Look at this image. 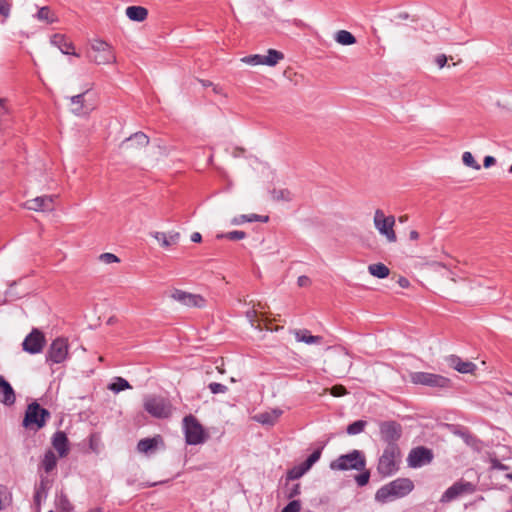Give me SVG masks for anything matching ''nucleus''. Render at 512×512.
<instances>
[{
    "label": "nucleus",
    "instance_id": "53",
    "mask_svg": "<svg viewBox=\"0 0 512 512\" xmlns=\"http://www.w3.org/2000/svg\"><path fill=\"white\" fill-rule=\"evenodd\" d=\"M456 435L460 436L464 441L469 444L472 436L466 430H458L454 432Z\"/></svg>",
    "mask_w": 512,
    "mask_h": 512
},
{
    "label": "nucleus",
    "instance_id": "41",
    "mask_svg": "<svg viewBox=\"0 0 512 512\" xmlns=\"http://www.w3.org/2000/svg\"><path fill=\"white\" fill-rule=\"evenodd\" d=\"M245 237H246V233L244 231H239V230L230 231L227 233H221L216 236L217 239L226 238V239H229L232 241L242 240Z\"/></svg>",
    "mask_w": 512,
    "mask_h": 512
},
{
    "label": "nucleus",
    "instance_id": "46",
    "mask_svg": "<svg viewBox=\"0 0 512 512\" xmlns=\"http://www.w3.org/2000/svg\"><path fill=\"white\" fill-rule=\"evenodd\" d=\"M362 471V473L355 477V481L360 487L365 486L369 482L370 478V472L368 470L364 469Z\"/></svg>",
    "mask_w": 512,
    "mask_h": 512
},
{
    "label": "nucleus",
    "instance_id": "37",
    "mask_svg": "<svg viewBox=\"0 0 512 512\" xmlns=\"http://www.w3.org/2000/svg\"><path fill=\"white\" fill-rule=\"evenodd\" d=\"M273 200L275 201H291L292 193L288 189H273L271 191Z\"/></svg>",
    "mask_w": 512,
    "mask_h": 512
},
{
    "label": "nucleus",
    "instance_id": "50",
    "mask_svg": "<svg viewBox=\"0 0 512 512\" xmlns=\"http://www.w3.org/2000/svg\"><path fill=\"white\" fill-rule=\"evenodd\" d=\"M331 394L335 397H339L347 394V390L342 385H335L331 388Z\"/></svg>",
    "mask_w": 512,
    "mask_h": 512
},
{
    "label": "nucleus",
    "instance_id": "39",
    "mask_svg": "<svg viewBox=\"0 0 512 512\" xmlns=\"http://www.w3.org/2000/svg\"><path fill=\"white\" fill-rule=\"evenodd\" d=\"M366 424L367 422L364 420H357L349 424L346 431L349 435H357L363 432L364 428L366 427Z\"/></svg>",
    "mask_w": 512,
    "mask_h": 512
},
{
    "label": "nucleus",
    "instance_id": "62",
    "mask_svg": "<svg viewBox=\"0 0 512 512\" xmlns=\"http://www.w3.org/2000/svg\"><path fill=\"white\" fill-rule=\"evenodd\" d=\"M407 219H408V217H407L406 215H405V216H400V217H399V221H400L401 223H403V222L407 221Z\"/></svg>",
    "mask_w": 512,
    "mask_h": 512
},
{
    "label": "nucleus",
    "instance_id": "7",
    "mask_svg": "<svg viewBox=\"0 0 512 512\" xmlns=\"http://www.w3.org/2000/svg\"><path fill=\"white\" fill-rule=\"evenodd\" d=\"M374 226L377 231L386 238L390 243L397 241V236L394 231L395 217L390 215L386 216L381 209H376L374 213Z\"/></svg>",
    "mask_w": 512,
    "mask_h": 512
},
{
    "label": "nucleus",
    "instance_id": "27",
    "mask_svg": "<svg viewBox=\"0 0 512 512\" xmlns=\"http://www.w3.org/2000/svg\"><path fill=\"white\" fill-rule=\"evenodd\" d=\"M335 41L344 46L353 45L356 43L355 36L347 30H339L334 35Z\"/></svg>",
    "mask_w": 512,
    "mask_h": 512
},
{
    "label": "nucleus",
    "instance_id": "43",
    "mask_svg": "<svg viewBox=\"0 0 512 512\" xmlns=\"http://www.w3.org/2000/svg\"><path fill=\"white\" fill-rule=\"evenodd\" d=\"M462 161L466 166L471 167L475 170H480L481 168L480 164L474 159L473 155L470 152L463 153Z\"/></svg>",
    "mask_w": 512,
    "mask_h": 512
},
{
    "label": "nucleus",
    "instance_id": "3",
    "mask_svg": "<svg viewBox=\"0 0 512 512\" xmlns=\"http://www.w3.org/2000/svg\"><path fill=\"white\" fill-rule=\"evenodd\" d=\"M365 467L366 458L363 452L360 450H353L348 454L340 455L337 459L330 463V469L337 471H362L365 469Z\"/></svg>",
    "mask_w": 512,
    "mask_h": 512
},
{
    "label": "nucleus",
    "instance_id": "40",
    "mask_svg": "<svg viewBox=\"0 0 512 512\" xmlns=\"http://www.w3.org/2000/svg\"><path fill=\"white\" fill-rule=\"evenodd\" d=\"M308 470L305 468V466L302 464L293 467L290 469L287 473V479L288 480H296L301 478Z\"/></svg>",
    "mask_w": 512,
    "mask_h": 512
},
{
    "label": "nucleus",
    "instance_id": "35",
    "mask_svg": "<svg viewBox=\"0 0 512 512\" xmlns=\"http://www.w3.org/2000/svg\"><path fill=\"white\" fill-rule=\"evenodd\" d=\"M157 446L156 438H144L141 439L137 444V449L141 453H148L154 450Z\"/></svg>",
    "mask_w": 512,
    "mask_h": 512
},
{
    "label": "nucleus",
    "instance_id": "56",
    "mask_svg": "<svg viewBox=\"0 0 512 512\" xmlns=\"http://www.w3.org/2000/svg\"><path fill=\"white\" fill-rule=\"evenodd\" d=\"M492 467L494 469H498V470H508L509 467L505 464H502L501 462H499L498 460H494L492 461Z\"/></svg>",
    "mask_w": 512,
    "mask_h": 512
},
{
    "label": "nucleus",
    "instance_id": "58",
    "mask_svg": "<svg viewBox=\"0 0 512 512\" xmlns=\"http://www.w3.org/2000/svg\"><path fill=\"white\" fill-rule=\"evenodd\" d=\"M27 278L24 277V278H20L18 281H12L11 283H9L8 285L10 287H13L15 285H26V283L24 282Z\"/></svg>",
    "mask_w": 512,
    "mask_h": 512
},
{
    "label": "nucleus",
    "instance_id": "32",
    "mask_svg": "<svg viewBox=\"0 0 512 512\" xmlns=\"http://www.w3.org/2000/svg\"><path fill=\"white\" fill-rule=\"evenodd\" d=\"M89 90L84 91L78 95L70 97L71 103L75 106L72 108V112L76 115L84 113V96Z\"/></svg>",
    "mask_w": 512,
    "mask_h": 512
},
{
    "label": "nucleus",
    "instance_id": "22",
    "mask_svg": "<svg viewBox=\"0 0 512 512\" xmlns=\"http://www.w3.org/2000/svg\"><path fill=\"white\" fill-rule=\"evenodd\" d=\"M152 236L160 243L162 247H170L178 243L180 234L178 232H172L166 234L164 232H154Z\"/></svg>",
    "mask_w": 512,
    "mask_h": 512
},
{
    "label": "nucleus",
    "instance_id": "36",
    "mask_svg": "<svg viewBox=\"0 0 512 512\" xmlns=\"http://www.w3.org/2000/svg\"><path fill=\"white\" fill-rule=\"evenodd\" d=\"M108 388L114 393H119L125 389H130L131 386L126 379L122 377H116L114 382L109 384Z\"/></svg>",
    "mask_w": 512,
    "mask_h": 512
},
{
    "label": "nucleus",
    "instance_id": "9",
    "mask_svg": "<svg viewBox=\"0 0 512 512\" xmlns=\"http://www.w3.org/2000/svg\"><path fill=\"white\" fill-rule=\"evenodd\" d=\"M411 381L414 384H421L430 387L448 388L451 385L450 379L428 372H415L411 374Z\"/></svg>",
    "mask_w": 512,
    "mask_h": 512
},
{
    "label": "nucleus",
    "instance_id": "18",
    "mask_svg": "<svg viewBox=\"0 0 512 512\" xmlns=\"http://www.w3.org/2000/svg\"><path fill=\"white\" fill-rule=\"evenodd\" d=\"M67 435L63 431H57L52 437V446L58 452L59 457H66L69 453Z\"/></svg>",
    "mask_w": 512,
    "mask_h": 512
},
{
    "label": "nucleus",
    "instance_id": "31",
    "mask_svg": "<svg viewBox=\"0 0 512 512\" xmlns=\"http://www.w3.org/2000/svg\"><path fill=\"white\" fill-rule=\"evenodd\" d=\"M55 506L57 512H71L73 509V505L69 501L67 495L64 494L63 492L57 494L55 499Z\"/></svg>",
    "mask_w": 512,
    "mask_h": 512
},
{
    "label": "nucleus",
    "instance_id": "34",
    "mask_svg": "<svg viewBox=\"0 0 512 512\" xmlns=\"http://www.w3.org/2000/svg\"><path fill=\"white\" fill-rule=\"evenodd\" d=\"M368 270L372 276L377 278H385L389 275L390 272L389 268L382 263L371 264L369 265Z\"/></svg>",
    "mask_w": 512,
    "mask_h": 512
},
{
    "label": "nucleus",
    "instance_id": "12",
    "mask_svg": "<svg viewBox=\"0 0 512 512\" xmlns=\"http://www.w3.org/2000/svg\"><path fill=\"white\" fill-rule=\"evenodd\" d=\"M45 343L46 339L44 334L39 329L34 328L25 337L22 343V348L27 353L38 354L43 350Z\"/></svg>",
    "mask_w": 512,
    "mask_h": 512
},
{
    "label": "nucleus",
    "instance_id": "60",
    "mask_svg": "<svg viewBox=\"0 0 512 512\" xmlns=\"http://www.w3.org/2000/svg\"><path fill=\"white\" fill-rule=\"evenodd\" d=\"M213 92L215 94H221L222 93V88L218 85H213Z\"/></svg>",
    "mask_w": 512,
    "mask_h": 512
},
{
    "label": "nucleus",
    "instance_id": "44",
    "mask_svg": "<svg viewBox=\"0 0 512 512\" xmlns=\"http://www.w3.org/2000/svg\"><path fill=\"white\" fill-rule=\"evenodd\" d=\"M321 457V448L316 449L304 462L303 465L309 470Z\"/></svg>",
    "mask_w": 512,
    "mask_h": 512
},
{
    "label": "nucleus",
    "instance_id": "55",
    "mask_svg": "<svg viewBox=\"0 0 512 512\" xmlns=\"http://www.w3.org/2000/svg\"><path fill=\"white\" fill-rule=\"evenodd\" d=\"M397 284L401 288H407L410 286V281L406 277L400 276L397 280Z\"/></svg>",
    "mask_w": 512,
    "mask_h": 512
},
{
    "label": "nucleus",
    "instance_id": "25",
    "mask_svg": "<svg viewBox=\"0 0 512 512\" xmlns=\"http://www.w3.org/2000/svg\"><path fill=\"white\" fill-rule=\"evenodd\" d=\"M126 16L137 22L144 21L148 16V10L142 6H129L126 8Z\"/></svg>",
    "mask_w": 512,
    "mask_h": 512
},
{
    "label": "nucleus",
    "instance_id": "59",
    "mask_svg": "<svg viewBox=\"0 0 512 512\" xmlns=\"http://www.w3.org/2000/svg\"><path fill=\"white\" fill-rule=\"evenodd\" d=\"M409 239L414 241L419 239V233L416 230H411L409 233Z\"/></svg>",
    "mask_w": 512,
    "mask_h": 512
},
{
    "label": "nucleus",
    "instance_id": "11",
    "mask_svg": "<svg viewBox=\"0 0 512 512\" xmlns=\"http://www.w3.org/2000/svg\"><path fill=\"white\" fill-rule=\"evenodd\" d=\"M169 297L187 307L202 308L206 304L203 296L188 292L187 290H171Z\"/></svg>",
    "mask_w": 512,
    "mask_h": 512
},
{
    "label": "nucleus",
    "instance_id": "33",
    "mask_svg": "<svg viewBox=\"0 0 512 512\" xmlns=\"http://www.w3.org/2000/svg\"><path fill=\"white\" fill-rule=\"evenodd\" d=\"M264 63L267 66H275L280 60L284 59V54L275 49H269L267 55H263Z\"/></svg>",
    "mask_w": 512,
    "mask_h": 512
},
{
    "label": "nucleus",
    "instance_id": "26",
    "mask_svg": "<svg viewBox=\"0 0 512 512\" xmlns=\"http://www.w3.org/2000/svg\"><path fill=\"white\" fill-rule=\"evenodd\" d=\"M268 220H269L268 216H263V215H258V214H250V215H240V216L234 217L231 220V223L233 225H240L244 222H256V221L266 223V222H268Z\"/></svg>",
    "mask_w": 512,
    "mask_h": 512
},
{
    "label": "nucleus",
    "instance_id": "45",
    "mask_svg": "<svg viewBox=\"0 0 512 512\" xmlns=\"http://www.w3.org/2000/svg\"><path fill=\"white\" fill-rule=\"evenodd\" d=\"M208 388L212 394H220V393L223 394V393H226L228 390L227 386H225L221 383H217V382L210 383L208 385Z\"/></svg>",
    "mask_w": 512,
    "mask_h": 512
},
{
    "label": "nucleus",
    "instance_id": "10",
    "mask_svg": "<svg viewBox=\"0 0 512 512\" xmlns=\"http://www.w3.org/2000/svg\"><path fill=\"white\" fill-rule=\"evenodd\" d=\"M379 433L386 445L398 446L397 442L402 436V426L396 421H383L379 424Z\"/></svg>",
    "mask_w": 512,
    "mask_h": 512
},
{
    "label": "nucleus",
    "instance_id": "14",
    "mask_svg": "<svg viewBox=\"0 0 512 512\" xmlns=\"http://www.w3.org/2000/svg\"><path fill=\"white\" fill-rule=\"evenodd\" d=\"M432 458L431 450L425 447H417L410 451L407 462L410 467L417 468L430 463Z\"/></svg>",
    "mask_w": 512,
    "mask_h": 512
},
{
    "label": "nucleus",
    "instance_id": "21",
    "mask_svg": "<svg viewBox=\"0 0 512 512\" xmlns=\"http://www.w3.org/2000/svg\"><path fill=\"white\" fill-rule=\"evenodd\" d=\"M149 144V137L143 132H136L126 138L122 144V148H143Z\"/></svg>",
    "mask_w": 512,
    "mask_h": 512
},
{
    "label": "nucleus",
    "instance_id": "23",
    "mask_svg": "<svg viewBox=\"0 0 512 512\" xmlns=\"http://www.w3.org/2000/svg\"><path fill=\"white\" fill-rule=\"evenodd\" d=\"M282 413L281 409L276 408L271 411L257 414L255 416V420L263 425H274Z\"/></svg>",
    "mask_w": 512,
    "mask_h": 512
},
{
    "label": "nucleus",
    "instance_id": "48",
    "mask_svg": "<svg viewBox=\"0 0 512 512\" xmlns=\"http://www.w3.org/2000/svg\"><path fill=\"white\" fill-rule=\"evenodd\" d=\"M298 494H300L299 484H292L291 486L286 485V497L288 499L294 498Z\"/></svg>",
    "mask_w": 512,
    "mask_h": 512
},
{
    "label": "nucleus",
    "instance_id": "16",
    "mask_svg": "<svg viewBox=\"0 0 512 512\" xmlns=\"http://www.w3.org/2000/svg\"><path fill=\"white\" fill-rule=\"evenodd\" d=\"M474 491V485L470 482H456L449 487L442 495L441 502H450L456 499L458 496L472 493Z\"/></svg>",
    "mask_w": 512,
    "mask_h": 512
},
{
    "label": "nucleus",
    "instance_id": "29",
    "mask_svg": "<svg viewBox=\"0 0 512 512\" xmlns=\"http://www.w3.org/2000/svg\"><path fill=\"white\" fill-rule=\"evenodd\" d=\"M294 335H295V338L297 341L304 342L306 344H316V343H320L322 340L321 336L310 335L308 330H306V329L296 330L294 332Z\"/></svg>",
    "mask_w": 512,
    "mask_h": 512
},
{
    "label": "nucleus",
    "instance_id": "13",
    "mask_svg": "<svg viewBox=\"0 0 512 512\" xmlns=\"http://www.w3.org/2000/svg\"><path fill=\"white\" fill-rule=\"evenodd\" d=\"M68 355V343L63 338L55 339L46 354V361L53 364L62 363Z\"/></svg>",
    "mask_w": 512,
    "mask_h": 512
},
{
    "label": "nucleus",
    "instance_id": "17",
    "mask_svg": "<svg viewBox=\"0 0 512 512\" xmlns=\"http://www.w3.org/2000/svg\"><path fill=\"white\" fill-rule=\"evenodd\" d=\"M50 42L52 45L59 48L63 54H71L73 56L79 57V54L74 51L73 43L69 41L65 35L56 33L51 36Z\"/></svg>",
    "mask_w": 512,
    "mask_h": 512
},
{
    "label": "nucleus",
    "instance_id": "5",
    "mask_svg": "<svg viewBox=\"0 0 512 512\" xmlns=\"http://www.w3.org/2000/svg\"><path fill=\"white\" fill-rule=\"evenodd\" d=\"M88 58L97 65L110 64L116 61L112 46L100 39L92 41L91 52L88 53Z\"/></svg>",
    "mask_w": 512,
    "mask_h": 512
},
{
    "label": "nucleus",
    "instance_id": "61",
    "mask_svg": "<svg viewBox=\"0 0 512 512\" xmlns=\"http://www.w3.org/2000/svg\"><path fill=\"white\" fill-rule=\"evenodd\" d=\"M201 83L204 87L213 86V83L207 80H201Z\"/></svg>",
    "mask_w": 512,
    "mask_h": 512
},
{
    "label": "nucleus",
    "instance_id": "19",
    "mask_svg": "<svg viewBox=\"0 0 512 512\" xmlns=\"http://www.w3.org/2000/svg\"><path fill=\"white\" fill-rule=\"evenodd\" d=\"M449 365L454 368L456 371L463 374H472L476 370V365L470 361H463L460 357L456 355H451L448 358Z\"/></svg>",
    "mask_w": 512,
    "mask_h": 512
},
{
    "label": "nucleus",
    "instance_id": "42",
    "mask_svg": "<svg viewBox=\"0 0 512 512\" xmlns=\"http://www.w3.org/2000/svg\"><path fill=\"white\" fill-rule=\"evenodd\" d=\"M241 61L252 66L265 65L263 55L259 54L245 56Z\"/></svg>",
    "mask_w": 512,
    "mask_h": 512
},
{
    "label": "nucleus",
    "instance_id": "49",
    "mask_svg": "<svg viewBox=\"0 0 512 512\" xmlns=\"http://www.w3.org/2000/svg\"><path fill=\"white\" fill-rule=\"evenodd\" d=\"M99 259L105 264H111L120 261L119 258L112 253H103L99 256Z\"/></svg>",
    "mask_w": 512,
    "mask_h": 512
},
{
    "label": "nucleus",
    "instance_id": "24",
    "mask_svg": "<svg viewBox=\"0 0 512 512\" xmlns=\"http://www.w3.org/2000/svg\"><path fill=\"white\" fill-rule=\"evenodd\" d=\"M34 18L46 24H53L59 21L57 15L51 10L49 6H43L39 8L37 13L34 15Z\"/></svg>",
    "mask_w": 512,
    "mask_h": 512
},
{
    "label": "nucleus",
    "instance_id": "15",
    "mask_svg": "<svg viewBox=\"0 0 512 512\" xmlns=\"http://www.w3.org/2000/svg\"><path fill=\"white\" fill-rule=\"evenodd\" d=\"M54 198L51 195L38 196L27 200L23 206L28 210L50 212L54 210Z\"/></svg>",
    "mask_w": 512,
    "mask_h": 512
},
{
    "label": "nucleus",
    "instance_id": "57",
    "mask_svg": "<svg viewBox=\"0 0 512 512\" xmlns=\"http://www.w3.org/2000/svg\"><path fill=\"white\" fill-rule=\"evenodd\" d=\"M202 240V236L199 232H194L192 235H191V241L192 242H195V243H199L201 242Z\"/></svg>",
    "mask_w": 512,
    "mask_h": 512
},
{
    "label": "nucleus",
    "instance_id": "64",
    "mask_svg": "<svg viewBox=\"0 0 512 512\" xmlns=\"http://www.w3.org/2000/svg\"><path fill=\"white\" fill-rule=\"evenodd\" d=\"M88 512H102V509L101 508H95V509H92Z\"/></svg>",
    "mask_w": 512,
    "mask_h": 512
},
{
    "label": "nucleus",
    "instance_id": "47",
    "mask_svg": "<svg viewBox=\"0 0 512 512\" xmlns=\"http://www.w3.org/2000/svg\"><path fill=\"white\" fill-rule=\"evenodd\" d=\"M301 510V503L299 500H292L289 502L281 512H300Z\"/></svg>",
    "mask_w": 512,
    "mask_h": 512
},
{
    "label": "nucleus",
    "instance_id": "1",
    "mask_svg": "<svg viewBox=\"0 0 512 512\" xmlns=\"http://www.w3.org/2000/svg\"><path fill=\"white\" fill-rule=\"evenodd\" d=\"M414 489V483L409 478H397L382 487L375 493V500L385 504L410 494Z\"/></svg>",
    "mask_w": 512,
    "mask_h": 512
},
{
    "label": "nucleus",
    "instance_id": "28",
    "mask_svg": "<svg viewBox=\"0 0 512 512\" xmlns=\"http://www.w3.org/2000/svg\"><path fill=\"white\" fill-rule=\"evenodd\" d=\"M49 489V481L41 477L40 483L36 486L34 501L36 504H40L43 499H46Z\"/></svg>",
    "mask_w": 512,
    "mask_h": 512
},
{
    "label": "nucleus",
    "instance_id": "52",
    "mask_svg": "<svg viewBox=\"0 0 512 512\" xmlns=\"http://www.w3.org/2000/svg\"><path fill=\"white\" fill-rule=\"evenodd\" d=\"M297 283L300 287H305V286H310L312 285V281L309 277L307 276H300L298 277V280H297Z\"/></svg>",
    "mask_w": 512,
    "mask_h": 512
},
{
    "label": "nucleus",
    "instance_id": "30",
    "mask_svg": "<svg viewBox=\"0 0 512 512\" xmlns=\"http://www.w3.org/2000/svg\"><path fill=\"white\" fill-rule=\"evenodd\" d=\"M57 465V457L52 450H47L41 461V466L46 473H50Z\"/></svg>",
    "mask_w": 512,
    "mask_h": 512
},
{
    "label": "nucleus",
    "instance_id": "8",
    "mask_svg": "<svg viewBox=\"0 0 512 512\" xmlns=\"http://www.w3.org/2000/svg\"><path fill=\"white\" fill-rule=\"evenodd\" d=\"M49 417L50 413L47 409L42 408L37 402H33L26 409L23 425L25 427L35 425L37 428H42Z\"/></svg>",
    "mask_w": 512,
    "mask_h": 512
},
{
    "label": "nucleus",
    "instance_id": "6",
    "mask_svg": "<svg viewBox=\"0 0 512 512\" xmlns=\"http://www.w3.org/2000/svg\"><path fill=\"white\" fill-rule=\"evenodd\" d=\"M183 428L186 442L189 445L202 444L208 438L204 428L193 415L184 417Z\"/></svg>",
    "mask_w": 512,
    "mask_h": 512
},
{
    "label": "nucleus",
    "instance_id": "2",
    "mask_svg": "<svg viewBox=\"0 0 512 512\" xmlns=\"http://www.w3.org/2000/svg\"><path fill=\"white\" fill-rule=\"evenodd\" d=\"M401 452L399 446L386 445L379 457L377 471L383 477H389L399 470Z\"/></svg>",
    "mask_w": 512,
    "mask_h": 512
},
{
    "label": "nucleus",
    "instance_id": "4",
    "mask_svg": "<svg viewBox=\"0 0 512 512\" xmlns=\"http://www.w3.org/2000/svg\"><path fill=\"white\" fill-rule=\"evenodd\" d=\"M143 407L148 414L155 418H168L172 414V404L162 396H145Z\"/></svg>",
    "mask_w": 512,
    "mask_h": 512
},
{
    "label": "nucleus",
    "instance_id": "54",
    "mask_svg": "<svg viewBox=\"0 0 512 512\" xmlns=\"http://www.w3.org/2000/svg\"><path fill=\"white\" fill-rule=\"evenodd\" d=\"M496 163V159L493 156H486L483 161L485 168H489Z\"/></svg>",
    "mask_w": 512,
    "mask_h": 512
},
{
    "label": "nucleus",
    "instance_id": "20",
    "mask_svg": "<svg viewBox=\"0 0 512 512\" xmlns=\"http://www.w3.org/2000/svg\"><path fill=\"white\" fill-rule=\"evenodd\" d=\"M15 400L16 396L12 386L0 375V401L7 406H11L15 403Z\"/></svg>",
    "mask_w": 512,
    "mask_h": 512
},
{
    "label": "nucleus",
    "instance_id": "63",
    "mask_svg": "<svg viewBox=\"0 0 512 512\" xmlns=\"http://www.w3.org/2000/svg\"><path fill=\"white\" fill-rule=\"evenodd\" d=\"M505 478H506V479H508V480H510V481H512V472H511V473H507V474L505 475Z\"/></svg>",
    "mask_w": 512,
    "mask_h": 512
},
{
    "label": "nucleus",
    "instance_id": "51",
    "mask_svg": "<svg viewBox=\"0 0 512 512\" xmlns=\"http://www.w3.org/2000/svg\"><path fill=\"white\" fill-rule=\"evenodd\" d=\"M435 62L439 68H443L447 63V57L445 54H439L435 58Z\"/></svg>",
    "mask_w": 512,
    "mask_h": 512
},
{
    "label": "nucleus",
    "instance_id": "38",
    "mask_svg": "<svg viewBox=\"0 0 512 512\" xmlns=\"http://www.w3.org/2000/svg\"><path fill=\"white\" fill-rule=\"evenodd\" d=\"M12 10V1L11 0H0V15L2 19L1 23H5L6 20L10 17Z\"/></svg>",
    "mask_w": 512,
    "mask_h": 512
}]
</instances>
